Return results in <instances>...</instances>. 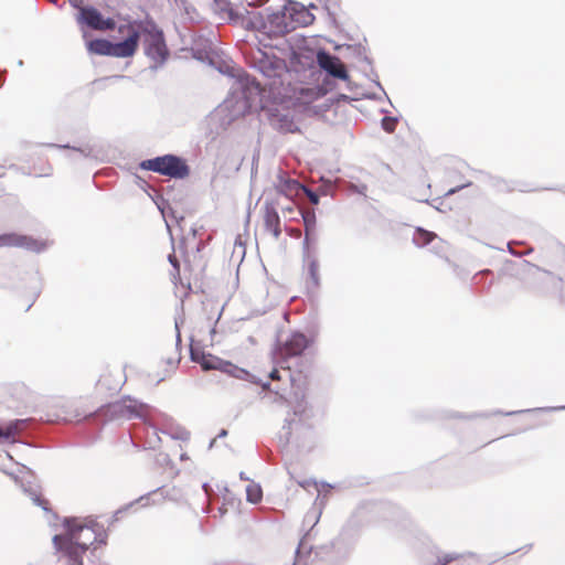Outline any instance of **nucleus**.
Listing matches in <instances>:
<instances>
[{
    "instance_id": "7",
    "label": "nucleus",
    "mask_w": 565,
    "mask_h": 565,
    "mask_svg": "<svg viewBox=\"0 0 565 565\" xmlns=\"http://www.w3.org/2000/svg\"><path fill=\"white\" fill-rule=\"evenodd\" d=\"M203 370H218L223 373H226L233 377L250 381L253 382V376L246 370L238 367L230 361L222 360L212 354H203L200 360H198Z\"/></svg>"
},
{
    "instance_id": "17",
    "label": "nucleus",
    "mask_w": 565,
    "mask_h": 565,
    "mask_svg": "<svg viewBox=\"0 0 565 565\" xmlns=\"http://www.w3.org/2000/svg\"><path fill=\"white\" fill-rule=\"evenodd\" d=\"M300 215L302 216V220L305 223L306 233L308 234L309 232L313 231L315 226H316L315 212L313 211H305V212L301 211Z\"/></svg>"
},
{
    "instance_id": "10",
    "label": "nucleus",
    "mask_w": 565,
    "mask_h": 565,
    "mask_svg": "<svg viewBox=\"0 0 565 565\" xmlns=\"http://www.w3.org/2000/svg\"><path fill=\"white\" fill-rule=\"evenodd\" d=\"M309 339L300 332L292 333L281 345L280 353L284 359L300 356L309 347Z\"/></svg>"
},
{
    "instance_id": "5",
    "label": "nucleus",
    "mask_w": 565,
    "mask_h": 565,
    "mask_svg": "<svg viewBox=\"0 0 565 565\" xmlns=\"http://www.w3.org/2000/svg\"><path fill=\"white\" fill-rule=\"evenodd\" d=\"M140 168L171 179H184L190 174V168L185 160L173 154L145 160L140 163Z\"/></svg>"
},
{
    "instance_id": "6",
    "label": "nucleus",
    "mask_w": 565,
    "mask_h": 565,
    "mask_svg": "<svg viewBox=\"0 0 565 565\" xmlns=\"http://www.w3.org/2000/svg\"><path fill=\"white\" fill-rule=\"evenodd\" d=\"M141 35H143L145 52L157 63H162L168 56V49L166 45L162 31L156 26H145L141 22Z\"/></svg>"
},
{
    "instance_id": "18",
    "label": "nucleus",
    "mask_w": 565,
    "mask_h": 565,
    "mask_svg": "<svg viewBox=\"0 0 565 565\" xmlns=\"http://www.w3.org/2000/svg\"><path fill=\"white\" fill-rule=\"evenodd\" d=\"M247 499L252 503H257L262 499V490L257 486H249L247 488Z\"/></svg>"
},
{
    "instance_id": "2",
    "label": "nucleus",
    "mask_w": 565,
    "mask_h": 565,
    "mask_svg": "<svg viewBox=\"0 0 565 565\" xmlns=\"http://www.w3.org/2000/svg\"><path fill=\"white\" fill-rule=\"evenodd\" d=\"M122 41L113 43L105 39H95L86 42V49L90 54L114 56L119 58L131 57L139 47L141 38V24L138 21H129L117 28Z\"/></svg>"
},
{
    "instance_id": "24",
    "label": "nucleus",
    "mask_w": 565,
    "mask_h": 565,
    "mask_svg": "<svg viewBox=\"0 0 565 565\" xmlns=\"http://www.w3.org/2000/svg\"><path fill=\"white\" fill-rule=\"evenodd\" d=\"M215 2H217V0H214Z\"/></svg>"
},
{
    "instance_id": "3",
    "label": "nucleus",
    "mask_w": 565,
    "mask_h": 565,
    "mask_svg": "<svg viewBox=\"0 0 565 565\" xmlns=\"http://www.w3.org/2000/svg\"><path fill=\"white\" fill-rule=\"evenodd\" d=\"M311 19V14L305 9L295 11L294 9L284 8L268 15L265 28L269 35L282 36L299 25H306Z\"/></svg>"
},
{
    "instance_id": "19",
    "label": "nucleus",
    "mask_w": 565,
    "mask_h": 565,
    "mask_svg": "<svg viewBox=\"0 0 565 565\" xmlns=\"http://www.w3.org/2000/svg\"><path fill=\"white\" fill-rule=\"evenodd\" d=\"M282 213L285 216H289L290 220H295V215H300L301 211L296 207L295 203H291L282 210Z\"/></svg>"
},
{
    "instance_id": "20",
    "label": "nucleus",
    "mask_w": 565,
    "mask_h": 565,
    "mask_svg": "<svg viewBox=\"0 0 565 565\" xmlns=\"http://www.w3.org/2000/svg\"><path fill=\"white\" fill-rule=\"evenodd\" d=\"M169 260L170 263L173 265L174 269H175V273L177 275H179V271H180V265H179V262L177 259V257L174 255H170L169 256Z\"/></svg>"
},
{
    "instance_id": "9",
    "label": "nucleus",
    "mask_w": 565,
    "mask_h": 565,
    "mask_svg": "<svg viewBox=\"0 0 565 565\" xmlns=\"http://www.w3.org/2000/svg\"><path fill=\"white\" fill-rule=\"evenodd\" d=\"M317 63L323 71L335 78L344 81L349 78L345 66L341 60L326 51H319L317 53Z\"/></svg>"
},
{
    "instance_id": "12",
    "label": "nucleus",
    "mask_w": 565,
    "mask_h": 565,
    "mask_svg": "<svg viewBox=\"0 0 565 565\" xmlns=\"http://www.w3.org/2000/svg\"><path fill=\"white\" fill-rule=\"evenodd\" d=\"M542 271L537 266L525 264L521 270V282L524 288H534L540 285Z\"/></svg>"
},
{
    "instance_id": "23",
    "label": "nucleus",
    "mask_w": 565,
    "mask_h": 565,
    "mask_svg": "<svg viewBox=\"0 0 565 565\" xmlns=\"http://www.w3.org/2000/svg\"><path fill=\"white\" fill-rule=\"evenodd\" d=\"M393 129H394L393 124H387V125L385 124V130L393 131Z\"/></svg>"
},
{
    "instance_id": "1",
    "label": "nucleus",
    "mask_w": 565,
    "mask_h": 565,
    "mask_svg": "<svg viewBox=\"0 0 565 565\" xmlns=\"http://www.w3.org/2000/svg\"><path fill=\"white\" fill-rule=\"evenodd\" d=\"M66 533L55 535L53 543L58 553V565H82L83 555L95 543H105V531L95 522L77 519L65 521Z\"/></svg>"
},
{
    "instance_id": "15",
    "label": "nucleus",
    "mask_w": 565,
    "mask_h": 565,
    "mask_svg": "<svg viewBox=\"0 0 565 565\" xmlns=\"http://www.w3.org/2000/svg\"><path fill=\"white\" fill-rule=\"evenodd\" d=\"M435 238H436L435 233L423 230V228H418L415 232L413 241L417 246H425V245L431 243Z\"/></svg>"
},
{
    "instance_id": "4",
    "label": "nucleus",
    "mask_w": 565,
    "mask_h": 565,
    "mask_svg": "<svg viewBox=\"0 0 565 565\" xmlns=\"http://www.w3.org/2000/svg\"><path fill=\"white\" fill-rule=\"evenodd\" d=\"M150 407L130 397H122L99 408L98 413L108 419H135L147 422L150 417Z\"/></svg>"
},
{
    "instance_id": "16",
    "label": "nucleus",
    "mask_w": 565,
    "mask_h": 565,
    "mask_svg": "<svg viewBox=\"0 0 565 565\" xmlns=\"http://www.w3.org/2000/svg\"><path fill=\"white\" fill-rule=\"evenodd\" d=\"M287 189L290 191H298L299 189H301L307 193L308 199L310 200V202L312 204H318V202H319V196L315 192L306 189L305 186H302L299 182H297L295 180H289L287 182Z\"/></svg>"
},
{
    "instance_id": "8",
    "label": "nucleus",
    "mask_w": 565,
    "mask_h": 565,
    "mask_svg": "<svg viewBox=\"0 0 565 565\" xmlns=\"http://www.w3.org/2000/svg\"><path fill=\"white\" fill-rule=\"evenodd\" d=\"M78 23L85 24L96 31L114 30L116 22L111 18H104L94 7H82L77 18Z\"/></svg>"
},
{
    "instance_id": "13",
    "label": "nucleus",
    "mask_w": 565,
    "mask_h": 565,
    "mask_svg": "<svg viewBox=\"0 0 565 565\" xmlns=\"http://www.w3.org/2000/svg\"><path fill=\"white\" fill-rule=\"evenodd\" d=\"M28 237L14 233L0 235V247L3 246H25Z\"/></svg>"
},
{
    "instance_id": "11",
    "label": "nucleus",
    "mask_w": 565,
    "mask_h": 565,
    "mask_svg": "<svg viewBox=\"0 0 565 565\" xmlns=\"http://www.w3.org/2000/svg\"><path fill=\"white\" fill-rule=\"evenodd\" d=\"M263 221L265 230L270 232L275 238H279L281 234L280 217L273 204H265Z\"/></svg>"
},
{
    "instance_id": "21",
    "label": "nucleus",
    "mask_w": 565,
    "mask_h": 565,
    "mask_svg": "<svg viewBox=\"0 0 565 565\" xmlns=\"http://www.w3.org/2000/svg\"><path fill=\"white\" fill-rule=\"evenodd\" d=\"M269 379L273 380V381H279L280 380V373L277 369H274L270 373H269Z\"/></svg>"
},
{
    "instance_id": "22",
    "label": "nucleus",
    "mask_w": 565,
    "mask_h": 565,
    "mask_svg": "<svg viewBox=\"0 0 565 565\" xmlns=\"http://www.w3.org/2000/svg\"><path fill=\"white\" fill-rule=\"evenodd\" d=\"M393 129H394L393 124H387V125L385 124V130L393 131Z\"/></svg>"
},
{
    "instance_id": "14",
    "label": "nucleus",
    "mask_w": 565,
    "mask_h": 565,
    "mask_svg": "<svg viewBox=\"0 0 565 565\" xmlns=\"http://www.w3.org/2000/svg\"><path fill=\"white\" fill-rule=\"evenodd\" d=\"M319 270V263L315 258H309L307 260V276L312 287H319L320 285Z\"/></svg>"
}]
</instances>
